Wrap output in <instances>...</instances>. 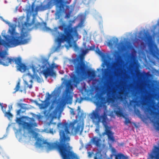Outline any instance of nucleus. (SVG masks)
Masks as SVG:
<instances>
[{
  "label": "nucleus",
  "mask_w": 159,
  "mask_h": 159,
  "mask_svg": "<svg viewBox=\"0 0 159 159\" xmlns=\"http://www.w3.org/2000/svg\"><path fill=\"white\" fill-rule=\"evenodd\" d=\"M57 126L59 130L61 143H48L47 140H45L42 138L38 137V134L34 132L33 134V138L36 140L35 143L36 147L45 149L48 152L54 149H57L62 159H77L76 154L71 151L72 148L70 146L69 143H64L65 142L70 140L68 136L70 132L68 129V124L66 122L59 123Z\"/></svg>",
  "instance_id": "f257e3e1"
},
{
  "label": "nucleus",
  "mask_w": 159,
  "mask_h": 159,
  "mask_svg": "<svg viewBox=\"0 0 159 159\" xmlns=\"http://www.w3.org/2000/svg\"><path fill=\"white\" fill-rule=\"evenodd\" d=\"M89 13V11H86L84 13H80L78 16L77 18L80 20V22L77 26L71 28L70 26H69L66 27L64 24L60 27L61 30L63 31L64 34L58 31L57 28H54V29L52 30L47 26L46 23H42L41 30L44 31H50L52 35L56 37L55 42L56 43H57L58 45L55 49V51L59 52L60 49L63 47V46H61V43L65 42H66L69 44V46L65 45L67 49H68L69 47H72L75 51H79V48L75 41H74V38L77 39L80 38V36L79 35L77 32V28L84 26L86 15Z\"/></svg>",
  "instance_id": "f03ea898"
},
{
  "label": "nucleus",
  "mask_w": 159,
  "mask_h": 159,
  "mask_svg": "<svg viewBox=\"0 0 159 159\" xmlns=\"http://www.w3.org/2000/svg\"><path fill=\"white\" fill-rule=\"evenodd\" d=\"M24 17H20L18 19L17 26L21 30L20 35L19 34L14 31V27L9 28L8 33L10 35H6V31L3 30L2 33V36L8 43L9 47L13 48L17 46L29 43L30 41L31 37L28 32L34 29L42 28V23L37 22L35 23L36 18L34 16L31 23H28L30 19V16L28 13L27 14L26 21L24 22L22 20Z\"/></svg>",
  "instance_id": "7ed1b4c3"
},
{
  "label": "nucleus",
  "mask_w": 159,
  "mask_h": 159,
  "mask_svg": "<svg viewBox=\"0 0 159 159\" xmlns=\"http://www.w3.org/2000/svg\"><path fill=\"white\" fill-rule=\"evenodd\" d=\"M70 80H65L64 83L66 85V89L64 92L62 97L64 101L67 103L71 104L72 100V96L71 93L73 91V85L71 83L73 82L75 87H77L81 81L79 76L72 73L70 76Z\"/></svg>",
  "instance_id": "20e7f679"
},
{
  "label": "nucleus",
  "mask_w": 159,
  "mask_h": 159,
  "mask_svg": "<svg viewBox=\"0 0 159 159\" xmlns=\"http://www.w3.org/2000/svg\"><path fill=\"white\" fill-rule=\"evenodd\" d=\"M139 38L148 41V46L149 53L154 57L159 56V49L152 37L148 34L140 31L139 33Z\"/></svg>",
  "instance_id": "39448f33"
},
{
  "label": "nucleus",
  "mask_w": 159,
  "mask_h": 159,
  "mask_svg": "<svg viewBox=\"0 0 159 159\" xmlns=\"http://www.w3.org/2000/svg\"><path fill=\"white\" fill-rule=\"evenodd\" d=\"M84 57L83 55H80L75 59H68L65 61V63L69 66H73L75 68L76 72L77 73L80 71L84 72L86 68V66L84 62Z\"/></svg>",
  "instance_id": "423d86ee"
},
{
  "label": "nucleus",
  "mask_w": 159,
  "mask_h": 159,
  "mask_svg": "<svg viewBox=\"0 0 159 159\" xmlns=\"http://www.w3.org/2000/svg\"><path fill=\"white\" fill-rule=\"evenodd\" d=\"M100 110L97 108L94 111L90 114L91 118L92 119L93 122L95 125H98L100 122H101L103 126L107 124V115L105 112L103 115L100 116L99 114Z\"/></svg>",
  "instance_id": "0eeeda50"
},
{
  "label": "nucleus",
  "mask_w": 159,
  "mask_h": 159,
  "mask_svg": "<svg viewBox=\"0 0 159 159\" xmlns=\"http://www.w3.org/2000/svg\"><path fill=\"white\" fill-rule=\"evenodd\" d=\"M136 51L134 48H132L129 57L130 60L132 62L131 63L130 67V68L135 67V71L138 78H144L147 76V74L145 72L143 73L139 72V65L136 60Z\"/></svg>",
  "instance_id": "6e6552de"
},
{
  "label": "nucleus",
  "mask_w": 159,
  "mask_h": 159,
  "mask_svg": "<svg viewBox=\"0 0 159 159\" xmlns=\"http://www.w3.org/2000/svg\"><path fill=\"white\" fill-rule=\"evenodd\" d=\"M36 67L39 68V71H41L45 77L47 78L49 76H56V73L53 70L49 67V64L48 60L46 59L42 60V65H38Z\"/></svg>",
  "instance_id": "1a4fd4ad"
},
{
  "label": "nucleus",
  "mask_w": 159,
  "mask_h": 159,
  "mask_svg": "<svg viewBox=\"0 0 159 159\" xmlns=\"http://www.w3.org/2000/svg\"><path fill=\"white\" fill-rule=\"evenodd\" d=\"M39 68V67H36V66L35 65H33L30 66V68L32 69L33 72V74L32 75L29 72L27 74V75L32 79L30 80V82L31 83V84L30 85L28 84L26 81L24 80V84L25 85H27V87H28L30 89L32 88V84L33 82L32 79H36L38 82L39 83H41L43 81V79L39 77L37 74V72H39V69L40 68Z\"/></svg>",
  "instance_id": "9d476101"
},
{
  "label": "nucleus",
  "mask_w": 159,
  "mask_h": 159,
  "mask_svg": "<svg viewBox=\"0 0 159 159\" xmlns=\"http://www.w3.org/2000/svg\"><path fill=\"white\" fill-rule=\"evenodd\" d=\"M56 3V11L55 13V20L60 18L61 12H64L65 9H69L70 7L66 5L65 0H52Z\"/></svg>",
  "instance_id": "9b49d317"
},
{
  "label": "nucleus",
  "mask_w": 159,
  "mask_h": 159,
  "mask_svg": "<svg viewBox=\"0 0 159 159\" xmlns=\"http://www.w3.org/2000/svg\"><path fill=\"white\" fill-rule=\"evenodd\" d=\"M28 120L30 123L25 122L22 124L21 119L19 118L17 119L16 122L19 125H22L24 129L28 130L31 129L32 128L37 126V124L35 122V120L33 118H29Z\"/></svg>",
  "instance_id": "f8f14e48"
},
{
  "label": "nucleus",
  "mask_w": 159,
  "mask_h": 159,
  "mask_svg": "<svg viewBox=\"0 0 159 159\" xmlns=\"http://www.w3.org/2000/svg\"><path fill=\"white\" fill-rule=\"evenodd\" d=\"M52 97V95L49 93H46L45 99L44 101H42L43 103L41 104L38 103L37 105L39 106V108L41 109H43L47 108L50 104L49 101Z\"/></svg>",
  "instance_id": "ddd939ff"
},
{
  "label": "nucleus",
  "mask_w": 159,
  "mask_h": 159,
  "mask_svg": "<svg viewBox=\"0 0 159 159\" xmlns=\"http://www.w3.org/2000/svg\"><path fill=\"white\" fill-rule=\"evenodd\" d=\"M149 159H159V146H154L150 153H148Z\"/></svg>",
  "instance_id": "4468645a"
},
{
  "label": "nucleus",
  "mask_w": 159,
  "mask_h": 159,
  "mask_svg": "<svg viewBox=\"0 0 159 159\" xmlns=\"http://www.w3.org/2000/svg\"><path fill=\"white\" fill-rule=\"evenodd\" d=\"M105 128V132L102 133V135H107L109 140L114 141V139L113 136V133L111 130V128L107 125V124L104 126Z\"/></svg>",
  "instance_id": "2eb2a0df"
},
{
  "label": "nucleus",
  "mask_w": 159,
  "mask_h": 159,
  "mask_svg": "<svg viewBox=\"0 0 159 159\" xmlns=\"http://www.w3.org/2000/svg\"><path fill=\"white\" fill-rule=\"evenodd\" d=\"M76 122L77 121L76 120H75L73 122H71L70 123L69 126V127H71L72 129H75V131L76 133H78L79 131H80V133H81L83 130V126L81 125L80 124L78 123L77 127L75 128L74 127V125Z\"/></svg>",
  "instance_id": "dca6fc26"
},
{
  "label": "nucleus",
  "mask_w": 159,
  "mask_h": 159,
  "mask_svg": "<svg viewBox=\"0 0 159 159\" xmlns=\"http://www.w3.org/2000/svg\"><path fill=\"white\" fill-rule=\"evenodd\" d=\"M118 42V39L116 38H113L109 40H108L106 42L107 46L111 48L113 47H116Z\"/></svg>",
  "instance_id": "f3484780"
},
{
  "label": "nucleus",
  "mask_w": 159,
  "mask_h": 159,
  "mask_svg": "<svg viewBox=\"0 0 159 159\" xmlns=\"http://www.w3.org/2000/svg\"><path fill=\"white\" fill-rule=\"evenodd\" d=\"M15 62V63L17 65V66H18L21 63V59L20 57L16 58H10L6 64H4L5 65H9V64H11V62Z\"/></svg>",
  "instance_id": "a211bd4d"
},
{
  "label": "nucleus",
  "mask_w": 159,
  "mask_h": 159,
  "mask_svg": "<svg viewBox=\"0 0 159 159\" xmlns=\"http://www.w3.org/2000/svg\"><path fill=\"white\" fill-rule=\"evenodd\" d=\"M114 112L118 116L124 117L123 110L120 106L117 105L115 106Z\"/></svg>",
  "instance_id": "6ab92c4d"
},
{
  "label": "nucleus",
  "mask_w": 159,
  "mask_h": 159,
  "mask_svg": "<svg viewBox=\"0 0 159 159\" xmlns=\"http://www.w3.org/2000/svg\"><path fill=\"white\" fill-rule=\"evenodd\" d=\"M109 86L108 85H107V95L108 97H109L110 96L111 93H112V98H108V101H111V102H114V99H115V93L113 92V90L109 88Z\"/></svg>",
  "instance_id": "aec40b11"
},
{
  "label": "nucleus",
  "mask_w": 159,
  "mask_h": 159,
  "mask_svg": "<svg viewBox=\"0 0 159 159\" xmlns=\"http://www.w3.org/2000/svg\"><path fill=\"white\" fill-rule=\"evenodd\" d=\"M33 65L34 64H32L30 65V66L28 68L25 64L21 63L18 66H17V68L18 70L22 72H24L26 71V70H29L30 69H32L31 68H30V67Z\"/></svg>",
  "instance_id": "412c9836"
},
{
  "label": "nucleus",
  "mask_w": 159,
  "mask_h": 159,
  "mask_svg": "<svg viewBox=\"0 0 159 159\" xmlns=\"http://www.w3.org/2000/svg\"><path fill=\"white\" fill-rule=\"evenodd\" d=\"M105 98L102 97L100 94H98L96 95V104L97 106L99 107H101L102 103V102L105 101Z\"/></svg>",
  "instance_id": "4be33fe9"
},
{
  "label": "nucleus",
  "mask_w": 159,
  "mask_h": 159,
  "mask_svg": "<svg viewBox=\"0 0 159 159\" xmlns=\"http://www.w3.org/2000/svg\"><path fill=\"white\" fill-rule=\"evenodd\" d=\"M94 17L98 20L99 21V25L100 28L102 27V16L96 10L94 11Z\"/></svg>",
  "instance_id": "5701e85b"
},
{
  "label": "nucleus",
  "mask_w": 159,
  "mask_h": 159,
  "mask_svg": "<svg viewBox=\"0 0 159 159\" xmlns=\"http://www.w3.org/2000/svg\"><path fill=\"white\" fill-rule=\"evenodd\" d=\"M116 47L119 52H124L126 50L125 44L123 41L119 43H118Z\"/></svg>",
  "instance_id": "b1692460"
},
{
  "label": "nucleus",
  "mask_w": 159,
  "mask_h": 159,
  "mask_svg": "<svg viewBox=\"0 0 159 159\" xmlns=\"http://www.w3.org/2000/svg\"><path fill=\"white\" fill-rule=\"evenodd\" d=\"M59 22L61 24V25L60 26H59L58 27V28L56 27V28H57V29L58 28L59 29H60L61 30V28H60V27L63 25H64V24H65V25L66 26V27H67V26H70V27H71V28H72V25L71 24H72L75 23V20H70L69 21V24L68 25H66V23L62 20L61 19L59 20ZM57 30L58 31V30Z\"/></svg>",
  "instance_id": "393cba45"
},
{
  "label": "nucleus",
  "mask_w": 159,
  "mask_h": 159,
  "mask_svg": "<svg viewBox=\"0 0 159 159\" xmlns=\"http://www.w3.org/2000/svg\"><path fill=\"white\" fill-rule=\"evenodd\" d=\"M14 130L15 131V132L16 137L18 139L19 141H20V140L21 139L22 137V134L21 132L22 130V128H20L18 129L14 128Z\"/></svg>",
  "instance_id": "a878e982"
},
{
  "label": "nucleus",
  "mask_w": 159,
  "mask_h": 159,
  "mask_svg": "<svg viewBox=\"0 0 159 159\" xmlns=\"http://www.w3.org/2000/svg\"><path fill=\"white\" fill-rule=\"evenodd\" d=\"M88 78L91 80H93L96 77L95 71L94 70H89L87 72Z\"/></svg>",
  "instance_id": "bb28decb"
},
{
  "label": "nucleus",
  "mask_w": 159,
  "mask_h": 159,
  "mask_svg": "<svg viewBox=\"0 0 159 159\" xmlns=\"http://www.w3.org/2000/svg\"><path fill=\"white\" fill-rule=\"evenodd\" d=\"M114 56L115 57L116 62L118 63H121L122 62L121 57L119 55V52L116 51L114 54Z\"/></svg>",
  "instance_id": "cd10ccee"
},
{
  "label": "nucleus",
  "mask_w": 159,
  "mask_h": 159,
  "mask_svg": "<svg viewBox=\"0 0 159 159\" xmlns=\"http://www.w3.org/2000/svg\"><path fill=\"white\" fill-rule=\"evenodd\" d=\"M91 141L93 143L97 146L99 147L100 146V142L101 140L100 138L98 137H95L91 139Z\"/></svg>",
  "instance_id": "c85d7f7f"
},
{
  "label": "nucleus",
  "mask_w": 159,
  "mask_h": 159,
  "mask_svg": "<svg viewBox=\"0 0 159 159\" xmlns=\"http://www.w3.org/2000/svg\"><path fill=\"white\" fill-rule=\"evenodd\" d=\"M70 7L69 9H65V10L64 12H65L66 11H68V12L66 13V15L65 16V17L66 18H69L71 13L74 10V6H69Z\"/></svg>",
  "instance_id": "c756f323"
},
{
  "label": "nucleus",
  "mask_w": 159,
  "mask_h": 159,
  "mask_svg": "<svg viewBox=\"0 0 159 159\" xmlns=\"http://www.w3.org/2000/svg\"><path fill=\"white\" fill-rule=\"evenodd\" d=\"M7 52L5 51H0V57L1 58V59H2V60H7V61H8L9 58L8 57H7L6 56L7 55Z\"/></svg>",
  "instance_id": "7c9ffc66"
},
{
  "label": "nucleus",
  "mask_w": 159,
  "mask_h": 159,
  "mask_svg": "<svg viewBox=\"0 0 159 159\" xmlns=\"http://www.w3.org/2000/svg\"><path fill=\"white\" fill-rule=\"evenodd\" d=\"M52 7V3L51 1L49 2L46 5H42L40 7L42 10H46L51 8Z\"/></svg>",
  "instance_id": "2f4dec72"
},
{
  "label": "nucleus",
  "mask_w": 159,
  "mask_h": 159,
  "mask_svg": "<svg viewBox=\"0 0 159 159\" xmlns=\"http://www.w3.org/2000/svg\"><path fill=\"white\" fill-rule=\"evenodd\" d=\"M0 18L2 19V20L4 21L5 23L8 25L10 27L9 28H12V27H14V31H16V25L14 24L11 23L10 22H9L8 21H6L4 20L2 17H0Z\"/></svg>",
  "instance_id": "473e14b6"
},
{
  "label": "nucleus",
  "mask_w": 159,
  "mask_h": 159,
  "mask_svg": "<svg viewBox=\"0 0 159 159\" xmlns=\"http://www.w3.org/2000/svg\"><path fill=\"white\" fill-rule=\"evenodd\" d=\"M0 45L3 46L5 48H10L9 47L10 45L8 44V43H7V42L3 39H2L0 35Z\"/></svg>",
  "instance_id": "72a5a7b5"
},
{
  "label": "nucleus",
  "mask_w": 159,
  "mask_h": 159,
  "mask_svg": "<svg viewBox=\"0 0 159 159\" xmlns=\"http://www.w3.org/2000/svg\"><path fill=\"white\" fill-rule=\"evenodd\" d=\"M150 98L151 97L150 95L144 98V100L141 102V104L143 105V106L145 104V102H150L151 101V100Z\"/></svg>",
  "instance_id": "f704fd0d"
},
{
  "label": "nucleus",
  "mask_w": 159,
  "mask_h": 159,
  "mask_svg": "<svg viewBox=\"0 0 159 159\" xmlns=\"http://www.w3.org/2000/svg\"><path fill=\"white\" fill-rule=\"evenodd\" d=\"M43 131L46 133L52 134L56 132L53 129L44 128Z\"/></svg>",
  "instance_id": "c9c22d12"
},
{
  "label": "nucleus",
  "mask_w": 159,
  "mask_h": 159,
  "mask_svg": "<svg viewBox=\"0 0 159 159\" xmlns=\"http://www.w3.org/2000/svg\"><path fill=\"white\" fill-rule=\"evenodd\" d=\"M4 114L5 116L7 117L9 120H11L13 116L12 114L9 111L5 112Z\"/></svg>",
  "instance_id": "e433bc0d"
},
{
  "label": "nucleus",
  "mask_w": 159,
  "mask_h": 159,
  "mask_svg": "<svg viewBox=\"0 0 159 159\" xmlns=\"http://www.w3.org/2000/svg\"><path fill=\"white\" fill-rule=\"evenodd\" d=\"M102 72L103 75L106 77H107L108 76L109 71L110 70L108 69H102Z\"/></svg>",
  "instance_id": "4c0bfd02"
},
{
  "label": "nucleus",
  "mask_w": 159,
  "mask_h": 159,
  "mask_svg": "<svg viewBox=\"0 0 159 159\" xmlns=\"http://www.w3.org/2000/svg\"><path fill=\"white\" fill-rule=\"evenodd\" d=\"M62 108V107L61 105H58L53 112L54 113H57L59 111H61Z\"/></svg>",
  "instance_id": "58836bf2"
},
{
  "label": "nucleus",
  "mask_w": 159,
  "mask_h": 159,
  "mask_svg": "<svg viewBox=\"0 0 159 159\" xmlns=\"http://www.w3.org/2000/svg\"><path fill=\"white\" fill-rule=\"evenodd\" d=\"M95 51L97 53L101 56L102 58H103L104 57L105 55L104 53L100 50L98 47H97L96 48Z\"/></svg>",
  "instance_id": "ea45409f"
},
{
  "label": "nucleus",
  "mask_w": 159,
  "mask_h": 159,
  "mask_svg": "<svg viewBox=\"0 0 159 159\" xmlns=\"http://www.w3.org/2000/svg\"><path fill=\"white\" fill-rule=\"evenodd\" d=\"M83 2L84 4L88 5L93 4V3L91 1V0H83Z\"/></svg>",
  "instance_id": "a19ab883"
},
{
  "label": "nucleus",
  "mask_w": 159,
  "mask_h": 159,
  "mask_svg": "<svg viewBox=\"0 0 159 159\" xmlns=\"http://www.w3.org/2000/svg\"><path fill=\"white\" fill-rule=\"evenodd\" d=\"M60 93V89L59 88L55 89L53 92V96H57Z\"/></svg>",
  "instance_id": "79ce46f5"
},
{
  "label": "nucleus",
  "mask_w": 159,
  "mask_h": 159,
  "mask_svg": "<svg viewBox=\"0 0 159 159\" xmlns=\"http://www.w3.org/2000/svg\"><path fill=\"white\" fill-rule=\"evenodd\" d=\"M125 157L124 155L122 154H118L116 155L115 157L116 159H124Z\"/></svg>",
  "instance_id": "37998d69"
},
{
  "label": "nucleus",
  "mask_w": 159,
  "mask_h": 159,
  "mask_svg": "<svg viewBox=\"0 0 159 159\" xmlns=\"http://www.w3.org/2000/svg\"><path fill=\"white\" fill-rule=\"evenodd\" d=\"M144 110V112L145 113L147 112L149 113H150V114L152 115L154 113V112L150 109L149 108H143Z\"/></svg>",
  "instance_id": "c03bdc74"
},
{
  "label": "nucleus",
  "mask_w": 159,
  "mask_h": 159,
  "mask_svg": "<svg viewBox=\"0 0 159 159\" xmlns=\"http://www.w3.org/2000/svg\"><path fill=\"white\" fill-rule=\"evenodd\" d=\"M134 112L135 114L137 116L140 115V112L139 109L136 108L135 105L134 106Z\"/></svg>",
  "instance_id": "a18cd8bd"
},
{
  "label": "nucleus",
  "mask_w": 159,
  "mask_h": 159,
  "mask_svg": "<svg viewBox=\"0 0 159 159\" xmlns=\"http://www.w3.org/2000/svg\"><path fill=\"white\" fill-rule=\"evenodd\" d=\"M20 88V83L19 82H18L17 84L16 85L15 87V88L14 89V90H15V91L13 92V93H15L16 92L18 91L19 89V88Z\"/></svg>",
  "instance_id": "49530a36"
},
{
  "label": "nucleus",
  "mask_w": 159,
  "mask_h": 159,
  "mask_svg": "<svg viewBox=\"0 0 159 159\" xmlns=\"http://www.w3.org/2000/svg\"><path fill=\"white\" fill-rule=\"evenodd\" d=\"M116 96L117 98L120 99L121 101H123L124 99L123 94H120L119 95H116Z\"/></svg>",
  "instance_id": "de8ad7c7"
},
{
  "label": "nucleus",
  "mask_w": 159,
  "mask_h": 159,
  "mask_svg": "<svg viewBox=\"0 0 159 159\" xmlns=\"http://www.w3.org/2000/svg\"><path fill=\"white\" fill-rule=\"evenodd\" d=\"M96 126V128L95 130V131L99 135H100V134L99 132V124L98 125H95Z\"/></svg>",
  "instance_id": "09e8293b"
},
{
  "label": "nucleus",
  "mask_w": 159,
  "mask_h": 159,
  "mask_svg": "<svg viewBox=\"0 0 159 159\" xmlns=\"http://www.w3.org/2000/svg\"><path fill=\"white\" fill-rule=\"evenodd\" d=\"M8 61H7V60H5L4 61L2 60V59H1L0 60V65H2L3 66H8V65H4V64H6V63H7Z\"/></svg>",
  "instance_id": "8fccbe9b"
},
{
  "label": "nucleus",
  "mask_w": 159,
  "mask_h": 159,
  "mask_svg": "<svg viewBox=\"0 0 159 159\" xmlns=\"http://www.w3.org/2000/svg\"><path fill=\"white\" fill-rule=\"evenodd\" d=\"M125 119L124 123L125 125H127L128 124L131 123V121L128 118H126L124 117Z\"/></svg>",
  "instance_id": "3c124183"
},
{
  "label": "nucleus",
  "mask_w": 159,
  "mask_h": 159,
  "mask_svg": "<svg viewBox=\"0 0 159 159\" xmlns=\"http://www.w3.org/2000/svg\"><path fill=\"white\" fill-rule=\"evenodd\" d=\"M84 100V98L81 97L80 98H77L76 102H78L79 103H81L82 101Z\"/></svg>",
  "instance_id": "603ef678"
},
{
  "label": "nucleus",
  "mask_w": 159,
  "mask_h": 159,
  "mask_svg": "<svg viewBox=\"0 0 159 159\" xmlns=\"http://www.w3.org/2000/svg\"><path fill=\"white\" fill-rule=\"evenodd\" d=\"M57 66L56 65L55 63H52V64L51 66L50 67H49L50 68L53 69L54 68H57Z\"/></svg>",
  "instance_id": "864d4df0"
},
{
  "label": "nucleus",
  "mask_w": 159,
  "mask_h": 159,
  "mask_svg": "<svg viewBox=\"0 0 159 159\" xmlns=\"http://www.w3.org/2000/svg\"><path fill=\"white\" fill-rule=\"evenodd\" d=\"M89 51V50L88 49H86L85 50H83L82 51V53L83 55H84L88 52Z\"/></svg>",
  "instance_id": "5fc2aeb1"
},
{
  "label": "nucleus",
  "mask_w": 159,
  "mask_h": 159,
  "mask_svg": "<svg viewBox=\"0 0 159 159\" xmlns=\"http://www.w3.org/2000/svg\"><path fill=\"white\" fill-rule=\"evenodd\" d=\"M7 105L6 106V107H4L3 106H2L1 108L2 111L3 113H5V112H6V108L7 107Z\"/></svg>",
  "instance_id": "6e6d98bb"
},
{
  "label": "nucleus",
  "mask_w": 159,
  "mask_h": 159,
  "mask_svg": "<svg viewBox=\"0 0 159 159\" xmlns=\"http://www.w3.org/2000/svg\"><path fill=\"white\" fill-rule=\"evenodd\" d=\"M53 124L54 125H55L56 124V123H55V122H53V120H51V121H50V122L49 123H47V125L48 126H50V125H51V124Z\"/></svg>",
  "instance_id": "4d7b16f0"
},
{
  "label": "nucleus",
  "mask_w": 159,
  "mask_h": 159,
  "mask_svg": "<svg viewBox=\"0 0 159 159\" xmlns=\"http://www.w3.org/2000/svg\"><path fill=\"white\" fill-rule=\"evenodd\" d=\"M70 112L71 114L73 115H75V113L74 110L73 109L71 108H70Z\"/></svg>",
  "instance_id": "13d9d810"
},
{
  "label": "nucleus",
  "mask_w": 159,
  "mask_h": 159,
  "mask_svg": "<svg viewBox=\"0 0 159 159\" xmlns=\"http://www.w3.org/2000/svg\"><path fill=\"white\" fill-rule=\"evenodd\" d=\"M134 102L135 103H137L136 104V105H137L138 106H139L140 105L139 104H138V103L139 102L136 101H131L130 102V104L131 105L132 104V103Z\"/></svg>",
  "instance_id": "bf43d9fd"
},
{
  "label": "nucleus",
  "mask_w": 159,
  "mask_h": 159,
  "mask_svg": "<svg viewBox=\"0 0 159 159\" xmlns=\"http://www.w3.org/2000/svg\"><path fill=\"white\" fill-rule=\"evenodd\" d=\"M95 46L94 45H93L89 47V50L93 51L95 50Z\"/></svg>",
  "instance_id": "052dcab7"
},
{
  "label": "nucleus",
  "mask_w": 159,
  "mask_h": 159,
  "mask_svg": "<svg viewBox=\"0 0 159 159\" xmlns=\"http://www.w3.org/2000/svg\"><path fill=\"white\" fill-rule=\"evenodd\" d=\"M8 108L9 109L8 110V111H10L12 109V105H9L8 106Z\"/></svg>",
  "instance_id": "680f3d73"
},
{
  "label": "nucleus",
  "mask_w": 159,
  "mask_h": 159,
  "mask_svg": "<svg viewBox=\"0 0 159 159\" xmlns=\"http://www.w3.org/2000/svg\"><path fill=\"white\" fill-rule=\"evenodd\" d=\"M81 109L79 106L78 107L77 111H78V115H79L80 112V111Z\"/></svg>",
  "instance_id": "e2e57ef3"
},
{
  "label": "nucleus",
  "mask_w": 159,
  "mask_h": 159,
  "mask_svg": "<svg viewBox=\"0 0 159 159\" xmlns=\"http://www.w3.org/2000/svg\"><path fill=\"white\" fill-rule=\"evenodd\" d=\"M21 110H18L17 111V113L18 115H19L20 113Z\"/></svg>",
  "instance_id": "0e129e2a"
},
{
  "label": "nucleus",
  "mask_w": 159,
  "mask_h": 159,
  "mask_svg": "<svg viewBox=\"0 0 159 159\" xmlns=\"http://www.w3.org/2000/svg\"><path fill=\"white\" fill-rule=\"evenodd\" d=\"M104 63L106 64V65L107 66L108 63L106 61H104Z\"/></svg>",
  "instance_id": "69168bd1"
},
{
  "label": "nucleus",
  "mask_w": 159,
  "mask_h": 159,
  "mask_svg": "<svg viewBox=\"0 0 159 159\" xmlns=\"http://www.w3.org/2000/svg\"><path fill=\"white\" fill-rule=\"evenodd\" d=\"M4 157L5 159H9V157L7 156H5Z\"/></svg>",
  "instance_id": "338daca9"
},
{
  "label": "nucleus",
  "mask_w": 159,
  "mask_h": 159,
  "mask_svg": "<svg viewBox=\"0 0 159 159\" xmlns=\"http://www.w3.org/2000/svg\"><path fill=\"white\" fill-rule=\"evenodd\" d=\"M53 106L52 105L49 108V109L50 110H51L52 109H53Z\"/></svg>",
  "instance_id": "774afa93"
}]
</instances>
